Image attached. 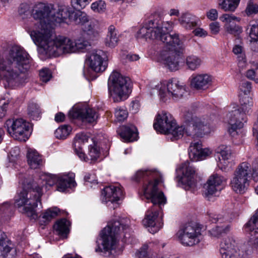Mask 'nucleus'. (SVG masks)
Masks as SVG:
<instances>
[{"mask_svg": "<svg viewBox=\"0 0 258 258\" xmlns=\"http://www.w3.org/2000/svg\"><path fill=\"white\" fill-rule=\"evenodd\" d=\"M71 20L75 24L81 25L85 34L88 39L96 38L99 35V26L98 21L90 20L87 14L83 11L77 10L72 13Z\"/></svg>", "mask_w": 258, "mask_h": 258, "instance_id": "f8f14e48", "label": "nucleus"}, {"mask_svg": "<svg viewBox=\"0 0 258 258\" xmlns=\"http://www.w3.org/2000/svg\"><path fill=\"white\" fill-rule=\"evenodd\" d=\"M108 58L105 52L102 50L94 51L89 57L90 67L95 72L104 71L108 66Z\"/></svg>", "mask_w": 258, "mask_h": 258, "instance_id": "6ab92c4d", "label": "nucleus"}, {"mask_svg": "<svg viewBox=\"0 0 258 258\" xmlns=\"http://www.w3.org/2000/svg\"><path fill=\"white\" fill-rule=\"evenodd\" d=\"M84 108L73 107L69 112V116L70 118H79L82 120Z\"/></svg>", "mask_w": 258, "mask_h": 258, "instance_id": "09e8293b", "label": "nucleus"}, {"mask_svg": "<svg viewBox=\"0 0 258 258\" xmlns=\"http://www.w3.org/2000/svg\"><path fill=\"white\" fill-rule=\"evenodd\" d=\"M233 52L237 55V58L239 64L242 66L246 63V58L244 53L243 52V47L239 45H235L233 48Z\"/></svg>", "mask_w": 258, "mask_h": 258, "instance_id": "a18cd8bd", "label": "nucleus"}, {"mask_svg": "<svg viewBox=\"0 0 258 258\" xmlns=\"http://www.w3.org/2000/svg\"><path fill=\"white\" fill-rule=\"evenodd\" d=\"M226 179L222 176L213 173L209 178L205 185V194L207 196L213 195L222 189L223 183Z\"/></svg>", "mask_w": 258, "mask_h": 258, "instance_id": "412c9836", "label": "nucleus"}, {"mask_svg": "<svg viewBox=\"0 0 258 258\" xmlns=\"http://www.w3.org/2000/svg\"><path fill=\"white\" fill-rule=\"evenodd\" d=\"M117 132L124 141L133 142L137 140V128L133 124L122 126Z\"/></svg>", "mask_w": 258, "mask_h": 258, "instance_id": "bb28decb", "label": "nucleus"}, {"mask_svg": "<svg viewBox=\"0 0 258 258\" xmlns=\"http://www.w3.org/2000/svg\"><path fill=\"white\" fill-rule=\"evenodd\" d=\"M82 148H81V149H77V150H75L77 154L78 155L79 158L82 160H84L85 161H87L88 160H87L86 159V156H85V154L82 152Z\"/></svg>", "mask_w": 258, "mask_h": 258, "instance_id": "774afa93", "label": "nucleus"}, {"mask_svg": "<svg viewBox=\"0 0 258 258\" xmlns=\"http://www.w3.org/2000/svg\"><path fill=\"white\" fill-rule=\"evenodd\" d=\"M133 179L137 182L143 181V190L145 198L152 204H165L166 199L158 185L163 182L161 173L154 170H141L136 172Z\"/></svg>", "mask_w": 258, "mask_h": 258, "instance_id": "0eeeda50", "label": "nucleus"}, {"mask_svg": "<svg viewBox=\"0 0 258 258\" xmlns=\"http://www.w3.org/2000/svg\"><path fill=\"white\" fill-rule=\"evenodd\" d=\"M230 230V226L227 224H220L213 228L209 231L210 234L214 237H219Z\"/></svg>", "mask_w": 258, "mask_h": 258, "instance_id": "ea45409f", "label": "nucleus"}, {"mask_svg": "<svg viewBox=\"0 0 258 258\" xmlns=\"http://www.w3.org/2000/svg\"><path fill=\"white\" fill-rule=\"evenodd\" d=\"M148 246L144 245L137 252V256L138 258H153L148 252Z\"/></svg>", "mask_w": 258, "mask_h": 258, "instance_id": "6e6d98bb", "label": "nucleus"}, {"mask_svg": "<svg viewBox=\"0 0 258 258\" xmlns=\"http://www.w3.org/2000/svg\"><path fill=\"white\" fill-rule=\"evenodd\" d=\"M27 158L28 164L32 169L38 168L42 165L41 157L35 150L28 149L27 153Z\"/></svg>", "mask_w": 258, "mask_h": 258, "instance_id": "7c9ffc66", "label": "nucleus"}, {"mask_svg": "<svg viewBox=\"0 0 258 258\" xmlns=\"http://www.w3.org/2000/svg\"><path fill=\"white\" fill-rule=\"evenodd\" d=\"M119 41V34L113 25H110L108 28V32L105 39V44L110 48L115 47Z\"/></svg>", "mask_w": 258, "mask_h": 258, "instance_id": "c756f323", "label": "nucleus"}, {"mask_svg": "<svg viewBox=\"0 0 258 258\" xmlns=\"http://www.w3.org/2000/svg\"><path fill=\"white\" fill-rule=\"evenodd\" d=\"M11 251L15 252L16 250L8 245L5 238L2 236V232H0V255L10 258L9 254Z\"/></svg>", "mask_w": 258, "mask_h": 258, "instance_id": "58836bf2", "label": "nucleus"}, {"mask_svg": "<svg viewBox=\"0 0 258 258\" xmlns=\"http://www.w3.org/2000/svg\"><path fill=\"white\" fill-rule=\"evenodd\" d=\"M168 51H162L161 54V59L165 66L171 71H176L179 68V62L180 56L177 54L176 51L179 49H183V48H179L177 46L171 48V46L166 45Z\"/></svg>", "mask_w": 258, "mask_h": 258, "instance_id": "f3484780", "label": "nucleus"}, {"mask_svg": "<svg viewBox=\"0 0 258 258\" xmlns=\"http://www.w3.org/2000/svg\"><path fill=\"white\" fill-rule=\"evenodd\" d=\"M8 103H4L2 106H0V119L4 117L6 113V106Z\"/></svg>", "mask_w": 258, "mask_h": 258, "instance_id": "338daca9", "label": "nucleus"}, {"mask_svg": "<svg viewBox=\"0 0 258 258\" xmlns=\"http://www.w3.org/2000/svg\"><path fill=\"white\" fill-rule=\"evenodd\" d=\"M58 180V175H51L46 181V184L49 186H52L54 184L57 185Z\"/></svg>", "mask_w": 258, "mask_h": 258, "instance_id": "bf43d9fd", "label": "nucleus"}, {"mask_svg": "<svg viewBox=\"0 0 258 258\" xmlns=\"http://www.w3.org/2000/svg\"><path fill=\"white\" fill-rule=\"evenodd\" d=\"M210 29L213 34H217L220 31V25L217 22H212L210 25Z\"/></svg>", "mask_w": 258, "mask_h": 258, "instance_id": "680f3d73", "label": "nucleus"}, {"mask_svg": "<svg viewBox=\"0 0 258 258\" xmlns=\"http://www.w3.org/2000/svg\"><path fill=\"white\" fill-rule=\"evenodd\" d=\"M5 124L8 132L15 140L26 141L28 139L29 124L25 120L8 119Z\"/></svg>", "mask_w": 258, "mask_h": 258, "instance_id": "4468645a", "label": "nucleus"}, {"mask_svg": "<svg viewBox=\"0 0 258 258\" xmlns=\"http://www.w3.org/2000/svg\"><path fill=\"white\" fill-rule=\"evenodd\" d=\"M240 106L237 109L229 112L226 115L228 124V132L232 137L237 136L244 122L247 121L246 114L253 106L252 99L248 95H240Z\"/></svg>", "mask_w": 258, "mask_h": 258, "instance_id": "6e6552de", "label": "nucleus"}, {"mask_svg": "<svg viewBox=\"0 0 258 258\" xmlns=\"http://www.w3.org/2000/svg\"><path fill=\"white\" fill-rule=\"evenodd\" d=\"M84 180L86 182V184L87 186L92 187L93 184L95 186L97 185L98 182L96 179L95 175L90 173H87L84 176Z\"/></svg>", "mask_w": 258, "mask_h": 258, "instance_id": "8fccbe9b", "label": "nucleus"}, {"mask_svg": "<svg viewBox=\"0 0 258 258\" xmlns=\"http://www.w3.org/2000/svg\"><path fill=\"white\" fill-rule=\"evenodd\" d=\"M202 60L201 58L195 55L191 54L186 56L185 63L188 69L195 71L201 65Z\"/></svg>", "mask_w": 258, "mask_h": 258, "instance_id": "f704fd0d", "label": "nucleus"}, {"mask_svg": "<svg viewBox=\"0 0 258 258\" xmlns=\"http://www.w3.org/2000/svg\"><path fill=\"white\" fill-rule=\"evenodd\" d=\"M251 88V83L248 81L242 82L239 86L240 91L244 93L243 95H248Z\"/></svg>", "mask_w": 258, "mask_h": 258, "instance_id": "5fc2aeb1", "label": "nucleus"}, {"mask_svg": "<svg viewBox=\"0 0 258 258\" xmlns=\"http://www.w3.org/2000/svg\"><path fill=\"white\" fill-rule=\"evenodd\" d=\"M220 253L222 258H241V252L233 237H227L221 242Z\"/></svg>", "mask_w": 258, "mask_h": 258, "instance_id": "a211bd4d", "label": "nucleus"}, {"mask_svg": "<svg viewBox=\"0 0 258 258\" xmlns=\"http://www.w3.org/2000/svg\"><path fill=\"white\" fill-rule=\"evenodd\" d=\"M72 128L69 125H64L59 127L54 132L55 137L59 139H65L70 134Z\"/></svg>", "mask_w": 258, "mask_h": 258, "instance_id": "79ce46f5", "label": "nucleus"}, {"mask_svg": "<svg viewBox=\"0 0 258 258\" xmlns=\"http://www.w3.org/2000/svg\"><path fill=\"white\" fill-rule=\"evenodd\" d=\"M129 220L127 218H118L109 222L101 232L100 238L97 241L95 251L109 254L115 249L119 237H125V233L128 229Z\"/></svg>", "mask_w": 258, "mask_h": 258, "instance_id": "39448f33", "label": "nucleus"}, {"mask_svg": "<svg viewBox=\"0 0 258 258\" xmlns=\"http://www.w3.org/2000/svg\"><path fill=\"white\" fill-rule=\"evenodd\" d=\"M108 88L109 94L114 102L126 100L131 92L129 79L117 72H113L110 75Z\"/></svg>", "mask_w": 258, "mask_h": 258, "instance_id": "9d476101", "label": "nucleus"}, {"mask_svg": "<svg viewBox=\"0 0 258 258\" xmlns=\"http://www.w3.org/2000/svg\"><path fill=\"white\" fill-rule=\"evenodd\" d=\"M14 207L9 202L0 205V216L6 218L11 216L14 212Z\"/></svg>", "mask_w": 258, "mask_h": 258, "instance_id": "a19ab883", "label": "nucleus"}, {"mask_svg": "<svg viewBox=\"0 0 258 258\" xmlns=\"http://www.w3.org/2000/svg\"><path fill=\"white\" fill-rule=\"evenodd\" d=\"M75 175L74 173H69L61 176H58L57 183V190L64 192L69 188H71L76 185L75 180Z\"/></svg>", "mask_w": 258, "mask_h": 258, "instance_id": "cd10ccee", "label": "nucleus"}, {"mask_svg": "<svg viewBox=\"0 0 258 258\" xmlns=\"http://www.w3.org/2000/svg\"><path fill=\"white\" fill-rule=\"evenodd\" d=\"M230 184L234 191L237 194H242L246 191L249 185V180L234 174Z\"/></svg>", "mask_w": 258, "mask_h": 258, "instance_id": "c85d7f7f", "label": "nucleus"}, {"mask_svg": "<svg viewBox=\"0 0 258 258\" xmlns=\"http://www.w3.org/2000/svg\"><path fill=\"white\" fill-rule=\"evenodd\" d=\"M256 74L253 70H248L246 72V77L250 80H253L255 83H258V78H255Z\"/></svg>", "mask_w": 258, "mask_h": 258, "instance_id": "052dcab7", "label": "nucleus"}, {"mask_svg": "<svg viewBox=\"0 0 258 258\" xmlns=\"http://www.w3.org/2000/svg\"><path fill=\"white\" fill-rule=\"evenodd\" d=\"M91 0H72V6L75 9H84Z\"/></svg>", "mask_w": 258, "mask_h": 258, "instance_id": "603ef678", "label": "nucleus"}, {"mask_svg": "<svg viewBox=\"0 0 258 258\" xmlns=\"http://www.w3.org/2000/svg\"><path fill=\"white\" fill-rule=\"evenodd\" d=\"M194 33L196 36H205L207 35V32L203 29L198 28L194 31Z\"/></svg>", "mask_w": 258, "mask_h": 258, "instance_id": "0e129e2a", "label": "nucleus"}, {"mask_svg": "<svg viewBox=\"0 0 258 258\" xmlns=\"http://www.w3.org/2000/svg\"><path fill=\"white\" fill-rule=\"evenodd\" d=\"M19 13L23 18H25V17H27L30 14L31 15V10L30 11L29 6L28 4H23L20 6L19 10Z\"/></svg>", "mask_w": 258, "mask_h": 258, "instance_id": "4d7b16f0", "label": "nucleus"}, {"mask_svg": "<svg viewBox=\"0 0 258 258\" xmlns=\"http://www.w3.org/2000/svg\"><path fill=\"white\" fill-rule=\"evenodd\" d=\"M220 19L223 22L226 23L224 27L226 32L228 33L236 35L241 32V28L232 23L234 21H239L238 18L232 14H225L223 15Z\"/></svg>", "mask_w": 258, "mask_h": 258, "instance_id": "a878e982", "label": "nucleus"}, {"mask_svg": "<svg viewBox=\"0 0 258 258\" xmlns=\"http://www.w3.org/2000/svg\"><path fill=\"white\" fill-rule=\"evenodd\" d=\"M212 153L209 148H203L201 141H194L189 147V156L193 161L205 159Z\"/></svg>", "mask_w": 258, "mask_h": 258, "instance_id": "aec40b11", "label": "nucleus"}, {"mask_svg": "<svg viewBox=\"0 0 258 258\" xmlns=\"http://www.w3.org/2000/svg\"><path fill=\"white\" fill-rule=\"evenodd\" d=\"M176 178L179 186L186 190L193 188L196 186V182L194 179L195 170L190 162L185 161L181 164L176 170Z\"/></svg>", "mask_w": 258, "mask_h": 258, "instance_id": "2eb2a0df", "label": "nucleus"}, {"mask_svg": "<svg viewBox=\"0 0 258 258\" xmlns=\"http://www.w3.org/2000/svg\"><path fill=\"white\" fill-rule=\"evenodd\" d=\"M100 155V149L99 146L98 145V143L93 141V144L90 145L89 147L88 156L90 159L88 157V160H90L91 163L94 162L97 160Z\"/></svg>", "mask_w": 258, "mask_h": 258, "instance_id": "e433bc0d", "label": "nucleus"}, {"mask_svg": "<svg viewBox=\"0 0 258 258\" xmlns=\"http://www.w3.org/2000/svg\"><path fill=\"white\" fill-rule=\"evenodd\" d=\"M154 89L157 91L160 99L164 102L170 98L175 100L180 99L186 92L184 84L175 78L170 79L167 83H158Z\"/></svg>", "mask_w": 258, "mask_h": 258, "instance_id": "9b49d317", "label": "nucleus"}, {"mask_svg": "<svg viewBox=\"0 0 258 258\" xmlns=\"http://www.w3.org/2000/svg\"><path fill=\"white\" fill-rule=\"evenodd\" d=\"M70 224V222L63 218L57 221L53 228L58 235L63 236L69 232Z\"/></svg>", "mask_w": 258, "mask_h": 258, "instance_id": "473e14b6", "label": "nucleus"}, {"mask_svg": "<svg viewBox=\"0 0 258 258\" xmlns=\"http://www.w3.org/2000/svg\"><path fill=\"white\" fill-rule=\"evenodd\" d=\"M115 117L118 121H123L128 116V112L125 107H118L115 109Z\"/></svg>", "mask_w": 258, "mask_h": 258, "instance_id": "c03bdc74", "label": "nucleus"}, {"mask_svg": "<svg viewBox=\"0 0 258 258\" xmlns=\"http://www.w3.org/2000/svg\"><path fill=\"white\" fill-rule=\"evenodd\" d=\"M184 118L185 124L177 126L170 114L162 112L157 115L153 126L157 132L172 136V141L179 139L184 134L194 138H202L211 132L207 119L194 116L189 110L185 112Z\"/></svg>", "mask_w": 258, "mask_h": 258, "instance_id": "f257e3e1", "label": "nucleus"}, {"mask_svg": "<svg viewBox=\"0 0 258 258\" xmlns=\"http://www.w3.org/2000/svg\"><path fill=\"white\" fill-rule=\"evenodd\" d=\"M30 67L28 53L19 46H13L5 59L0 61V75L7 83L5 87L13 88L25 83Z\"/></svg>", "mask_w": 258, "mask_h": 258, "instance_id": "f03ea898", "label": "nucleus"}, {"mask_svg": "<svg viewBox=\"0 0 258 258\" xmlns=\"http://www.w3.org/2000/svg\"><path fill=\"white\" fill-rule=\"evenodd\" d=\"M171 29V23L166 22L162 24L159 19L150 20L138 31L137 37L159 40L166 45L171 46V48L177 46L183 48V44L180 40L178 35L169 33Z\"/></svg>", "mask_w": 258, "mask_h": 258, "instance_id": "20e7f679", "label": "nucleus"}, {"mask_svg": "<svg viewBox=\"0 0 258 258\" xmlns=\"http://www.w3.org/2000/svg\"><path fill=\"white\" fill-rule=\"evenodd\" d=\"M54 6L51 4L37 3L33 5L31 9V16L37 21L32 30L29 33L34 42L42 39L45 36L48 38L52 31V15L53 13Z\"/></svg>", "mask_w": 258, "mask_h": 258, "instance_id": "423d86ee", "label": "nucleus"}, {"mask_svg": "<svg viewBox=\"0 0 258 258\" xmlns=\"http://www.w3.org/2000/svg\"><path fill=\"white\" fill-rule=\"evenodd\" d=\"M207 17L211 20H215L218 17V13L216 9H211L207 13Z\"/></svg>", "mask_w": 258, "mask_h": 258, "instance_id": "e2e57ef3", "label": "nucleus"}, {"mask_svg": "<svg viewBox=\"0 0 258 258\" xmlns=\"http://www.w3.org/2000/svg\"><path fill=\"white\" fill-rule=\"evenodd\" d=\"M180 24L186 29H191L197 25V18L191 14H183L179 18Z\"/></svg>", "mask_w": 258, "mask_h": 258, "instance_id": "2f4dec72", "label": "nucleus"}, {"mask_svg": "<svg viewBox=\"0 0 258 258\" xmlns=\"http://www.w3.org/2000/svg\"><path fill=\"white\" fill-rule=\"evenodd\" d=\"M212 77L207 74H194L191 77V86L196 90H205L211 86Z\"/></svg>", "mask_w": 258, "mask_h": 258, "instance_id": "4be33fe9", "label": "nucleus"}, {"mask_svg": "<svg viewBox=\"0 0 258 258\" xmlns=\"http://www.w3.org/2000/svg\"><path fill=\"white\" fill-rule=\"evenodd\" d=\"M164 205L152 204L147 211L142 222L145 226L149 228L150 232L156 233L163 226L162 207Z\"/></svg>", "mask_w": 258, "mask_h": 258, "instance_id": "ddd939ff", "label": "nucleus"}, {"mask_svg": "<svg viewBox=\"0 0 258 258\" xmlns=\"http://www.w3.org/2000/svg\"><path fill=\"white\" fill-rule=\"evenodd\" d=\"M91 9L98 12H103L106 9V4L104 1H99L92 4Z\"/></svg>", "mask_w": 258, "mask_h": 258, "instance_id": "3c124183", "label": "nucleus"}, {"mask_svg": "<svg viewBox=\"0 0 258 258\" xmlns=\"http://www.w3.org/2000/svg\"><path fill=\"white\" fill-rule=\"evenodd\" d=\"M27 114L29 117L33 120H38L41 118V111L38 105L34 102L28 104Z\"/></svg>", "mask_w": 258, "mask_h": 258, "instance_id": "72a5a7b5", "label": "nucleus"}, {"mask_svg": "<svg viewBox=\"0 0 258 258\" xmlns=\"http://www.w3.org/2000/svg\"><path fill=\"white\" fill-rule=\"evenodd\" d=\"M39 76L42 82H47L50 79L51 74L48 69L44 68L40 71Z\"/></svg>", "mask_w": 258, "mask_h": 258, "instance_id": "864d4df0", "label": "nucleus"}, {"mask_svg": "<svg viewBox=\"0 0 258 258\" xmlns=\"http://www.w3.org/2000/svg\"><path fill=\"white\" fill-rule=\"evenodd\" d=\"M72 13L71 9L65 5L59 6L56 11L54 8L51 18L52 24L64 22L68 19H71Z\"/></svg>", "mask_w": 258, "mask_h": 258, "instance_id": "393cba45", "label": "nucleus"}, {"mask_svg": "<svg viewBox=\"0 0 258 258\" xmlns=\"http://www.w3.org/2000/svg\"><path fill=\"white\" fill-rule=\"evenodd\" d=\"M39 40L36 41V44L43 48L46 53L55 56L75 52L74 41L64 36H59L55 38L53 31L50 32L48 38L45 36Z\"/></svg>", "mask_w": 258, "mask_h": 258, "instance_id": "1a4fd4ad", "label": "nucleus"}, {"mask_svg": "<svg viewBox=\"0 0 258 258\" xmlns=\"http://www.w3.org/2000/svg\"><path fill=\"white\" fill-rule=\"evenodd\" d=\"M219 5L221 8L225 11L233 12L237 7L235 3L230 0H222L219 3Z\"/></svg>", "mask_w": 258, "mask_h": 258, "instance_id": "49530a36", "label": "nucleus"}, {"mask_svg": "<svg viewBox=\"0 0 258 258\" xmlns=\"http://www.w3.org/2000/svg\"><path fill=\"white\" fill-rule=\"evenodd\" d=\"M65 115L62 112H58L55 115V121L57 122H61L64 120Z\"/></svg>", "mask_w": 258, "mask_h": 258, "instance_id": "69168bd1", "label": "nucleus"}, {"mask_svg": "<svg viewBox=\"0 0 258 258\" xmlns=\"http://www.w3.org/2000/svg\"><path fill=\"white\" fill-rule=\"evenodd\" d=\"M88 35L84 33L82 34V37H80V38L77 39L76 40L74 41V45L75 48V52L77 51L83 50L86 48L88 46L90 45V43L88 41L89 40H94L93 39H88Z\"/></svg>", "mask_w": 258, "mask_h": 258, "instance_id": "c9c22d12", "label": "nucleus"}, {"mask_svg": "<svg viewBox=\"0 0 258 258\" xmlns=\"http://www.w3.org/2000/svg\"><path fill=\"white\" fill-rule=\"evenodd\" d=\"M97 118L98 114L94 109L89 107L84 108L83 121L92 123L96 121Z\"/></svg>", "mask_w": 258, "mask_h": 258, "instance_id": "4c0bfd02", "label": "nucleus"}, {"mask_svg": "<svg viewBox=\"0 0 258 258\" xmlns=\"http://www.w3.org/2000/svg\"><path fill=\"white\" fill-rule=\"evenodd\" d=\"M24 186L23 189L17 191L15 197V204L18 208L23 207V212L30 219L38 218L41 225H45L58 215L59 210L57 207H53L48 209L38 217L36 208L38 203L41 205L42 188L33 181L28 183L27 189L25 185Z\"/></svg>", "mask_w": 258, "mask_h": 258, "instance_id": "7ed1b4c3", "label": "nucleus"}, {"mask_svg": "<svg viewBox=\"0 0 258 258\" xmlns=\"http://www.w3.org/2000/svg\"><path fill=\"white\" fill-rule=\"evenodd\" d=\"M123 195L122 189L114 185L105 187L101 192L102 201L107 204L110 202L113 203L117 202Z\"/></svg>", "mask_w": 258, "mask_h": 258, "instance_id": "5701e85b", "label": "nucleus"}, {"mask_svg": "<svg viewBox=\"0 0 258 258\" xmlns=\"http://www.w3.org/2000/svg\"><path fill=\"white\" fill-rule=\"evenodd\" d=\"M176 235L180 242L186 246L198 244L202 238L201 229L190 224L179 230Z\"/></svg>", "mask_w": 258, "mask_h": 258, "instance_id": "dca6fc26", "label": "nucleus"}, {"mask_svg": "<svg viewBox=\"0 0 258 258\" xmlns=\"http://www.w3.org/2000/svg\"><path fill=\"white\" fill-rule=\"evenodd\" d=\"M88 136H87L84 133L77 134L75 139L74 142V147L75 150H77V149H81L82 148L81 147L82 144H84V143L88 142Z\"/></svg>", "mask_w": 258, "mask_h": 258, "instance_id": "37998d69", "label": "nucleus"}, {"mask_svg": "<svg viewBox=\"0 0 258 258\" xmlns=\"http://www.w3.org/2000/svg\"><path fill=\"white\" fill-rule=\"evenodd\" d=\"M234 174L246 180H249L250 177L255 181L258 180V172L252 169L247 162L240 163L235 170Z\"/></svg>", "mask_w": 258, "mask_h": 258, "instance_id": "b1692460", "label": "nucleus"}, {"mask_svg": "<svg viewBox=\"0 0 258 258\" xmlns=\"http://www.w3.org/2000/svg\"><path fill=\"white\" fill-rule=\"evenodd\" d=\"M219 150L218 152H219L221 155L222 160L225 161L231 158L232 152L229 147L222 145L219 147Z\"/></svg>", "mask_w": 258, "mask_h": 258, "instance_id": "de8ad7c7", "label": "nucleus"}, {"mask_svg": "<svg viewBox=\"0 0 258 258\" xmlns=\"http://www.w3.org/2000/svg\"><path fill=\"white\" fill-rule=\"evenodd\" d=\"M246 11L248 15L256 14L258 12V5L249 3L247 7Z\"/></svg>", "mask_w": 258, "mask_h": 258, "instance_id": "13d9d810", "label": "nucleus"}]
</instances>
